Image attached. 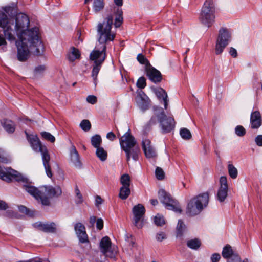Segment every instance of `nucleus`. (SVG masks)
I'll return each instance as SVG.
<instances>
[{"label":"nucleus","instance_id":"31","mask_svg":"<svg viewBox=\"0 0 262 262\" xmlns=\"http://www.w3.org/2000/svg\"><path fill=\"white\" fill-rule=\"evenodd\" d=\"M91 144L95 147L97 148L100 146L102 143V139L100 135H95L91 138Z\"/></svg>","mask_w":262,"mask_h":262},{"label":"nucleus","instance_id":"62","mask_svg":"<svg viewBox=\"0 0 262 262\" xmlns=\"http://www.w3.org/2000/svg\"><path fill=\"white\" fill-rule=\"evenodd\" d=\"M114 2L118 6H121L123 4V0H114Z\"/></svg>","mask_w":262,"mask_h":262},{"label":"nucleus","instance_id":"42","mask_svg":"<svg viewBox=\"0 0 262 262\" xmlns=\"http://www.w3.org/2000/svg\"><path fill=\"white\" fill-rule=\"evenodd\" d=\"M155 224L157 226H162L165 224V220L163 216L158 214L154 218Z\"/></svg>","mask_w":262,"mask_h":262},{"label":"nucleus","instance_id":"34","mask_svg":"<svg viewBox=\"0 0 262 262\" xmlns=\"http://www.w3.org/2000/svg\"><path fill=\"white\" fill-rule=\"evenodd\" d=\"M74 230L76 235L80 234L86 232L85 226L81 223H77L75 224Z\"/></svg>","mask_w":262,"mask_h":262},{"label":"nucleus","instance_id":"26","mask_svg":"<svg viewBox=\"0 0 262 262\" xmlns=\"http://www.w3.org/2000/svg\"><path fill=\"white\" fill-rule=\"evenodd\" d=\"M116 17L115 19L114 26L116 28L119 27L123 23V12L121 9L117 8L115 11Z\"/></svg>","mask_w":262,"mask_h":262},{"label":"nucleus","instance_id":"29","mask_svg":"<svg viewBox=\"0 0 262 262\" xmlns=\"http://www.w3.org/2000/svg\"><path fill=\"white\" fill-rule=\"evenodd\" d=\"M186 228V226L182 220H179L176 229L177 237H181L183 236Z\"/></svg>","mask_w":262,"mask_h":262},{"label":"nucleus","instance_id":"7","mask_svg":"<svg viewBox=\"0 0 262 262\" xmlns=\"http://www.w3.org/2000/svg\"><path fill=\"white\" fill-rule=\"evenodd\" d=\"M30 24L29 19L27 15L23 13H19L16 16L15 30L18 37L19 35H26L29 33V32H34L36 29V34L38 35V28L34 27L30 30H28Z\"/></svg>","mask_w":262,"mask_h":262},{"label":"nucleus","instance_id":"57","mask_svg":"<svg viewBox=\"0 0 262 262\" xmlns=\"http://www.w3.org/2000/svg\"><path fill=\"white\" fill-rule=\"evenodd\" d=\"M8 207L6 203L2 200H0V209L6 210Z\"/></svg>","mask_w":262,"mask_h":262},{"label":"nucleus","instance_id":"60","mask_svg":"<svg viewBox=\"0 0 262 262\" xmlns=\"http://www.w3.org/2000/svg\"><path fill=\"white\" fill-rule=\"evenodd\" d=\"M7 42L5 38L2 35L0 34V46L3 45H6Z\"/></svg>","mask_w":262,"mask_h":262},{"label":"nucleus","instance_id":"61","mask_svg":"<svg viewBox=\"0 0 262 262\" xmlns=\"http://www.w3.org/2000/svg\"><path fill=\"white\" fill-rule=\"evenodd\" d=\"M96 218L95 216H91L90 217V223L92 225H94L96 222Z\"/></svg>","mask_w":262,"mask_h":262},{"label":"nucleus","instance_id":"14","mask_svg":"<svg viewBox=\"0 0 262 262\" xmlns=\"http://www.w3.org/2000/svg\"><path fill=\"white\" fill-rule=\"evenodd\" d=\"M220 186L216 194V198L220 202L222 203L225 200L228 194V187L226 177L220 178Z\"/></svg>","mask_w":262,"mask_h":262},{"label":"nucleus","instance_id":"1","mask_svg":"<svg viewBox=\"0 0 262 262\" xmlns=\"http://www.w3.org/2000/svg\"><path fill=\"white\" fill-rule=\"evenodd\" d=\"M0 179L7 182L15 180L22 183L25 191L45 206L50 205V199L57 198L62 194L59 186H42L39 188L33 186L27 178L11 168L3 169L0 167Z\"/></svg>","mask_w":262,"mask_h":262},{"label":"nucleus","instance_id":"37","mask_svg":"<svg viewBox=\"0 0 262 262\" xmlns=\"http://www.w3.org/2000/svg\"><path fill=\"white\" fill-rule=\"evenodd\" d=\"M228 172L232 179H235L237 176V169L232 164H229L228 166Z\"/></svg>","mask_w":262,"mask_h":262},{"label":"nucleus","instance_id":"51","mask_svg":"<svg viewBox=\"0 0 262 262\" xmlns=\"http://www.w3.org/2000/svg\"><path fill=\"white\" fill-rule=\"evenodd\" d=\"M87 101L91 104H95L97 102V98L94 95H89L86 98Z\"/></svg>","mask_w":262,"mask_h":262},{"label":"nucleus","instance_id":"13","mask_svg":"<svg viewBox=\"0 0 262 262\" xmlns=\"http://www.w3.org/2000/svg\"><path fill=\"white\" fill-rule=\"evenodd\" d=\"M120 144L122 149L124 151L137 146L135 138L131 135L130 129L119 139Z\"/></svg>","mask_w":262,"mask_h":262},{"label":"nucleus","instance_id":"4","mask_svg":"<svg viewBox=\"0 0 262 262\" xmlns=\"http://www.w3.org/2000/svg\"><path fill=\"white\" fill-rule=\"evenodd\" d=\"M27 135L28 140L33 149L37 152H40L41 154L43 164L46 174L48 177L51 178L52 177V173L49 165L50 157L47 147L41 144L39 138L36 136H29L28 134Z\"/></svg>","mask_w":262,"mask_h":262},{"label":"nucleus","instance_id":"9","mask_svg":"<svg viewBox=\"0 0 262 262\" xmlns=\"http://www.w3.org/2000/svg\"><path fill=\"white\" fill-rule=\"evenodd\" d=\"M13 22H11L3 12L0 11V28L3 29V31L5 37L9 41H14L15 40V37L13 34V30L12 25Z\"/></svg>","mask_w":262,"mask_h":262},{"label":"nucleus","instance_id":"49","mask_svg":"<svg viewBox=\"0 0 262 262\" xmlns=\"http://www.w3.org/2000/svg\"><path fill=\"white\" fill-rule=\"evenodd\" d=\"M201 241L199 238H194L187 242V246H201Z\"/></svg>","mask_w":262,"mask_h":262},{"label":"nucleus","instance_id":"17","mask_svg":"<svg viewBox=\"0 0 262 262\" xmlns=\"http://www.w3.org/2000/svg\"><path fill=\"white\" fill-rule=\"evenodd\" d=\"M262 124L261 116L260 112L255 111L252 112L250 116V125L252 129H258Z\"/></svg>","mask_w":262,"mask_h":262},{"label":"nucleus","instance_id":"44","mask_svg":"<svg viewBox=\"0 0 262 262\" xmlns=\"http://www.w3.org/2000/svg\"><path fill=\"white\" fill-rule=\"evenodd\" d=\"M156 176L157 179L161 180L164 178V172L160 167H157L155 171Z\"/></svg>","mask_w":262,"mask_h":262},{"label":"nucleus","instance_id":"2","mask_svg":"<svg viewBox=\"0 0 262 262\" xmlns=\"http://www.w3.org/2000/svg\"><path fill=\"white\" fill-rule=\"evenodd\" d=\"M113 19L112 15H108L103 23H99L97 26L98 41L102 45V46L101 51L95 49L90 55V59L93 61L94 64L100 65L103 63L106 56L105 44L109 41H113L115 37V34L111 31Z\"/></svg>","mask_w":262,"mask_h":262},{"label":"nucleus","instance_id":"38","mask_svg":"<svg viewBox=\"0 0 262 262\" xmlns=\"http://www.w3.org/2000/svg\"><path fill=\"white\" fill-rule=\"evenodd\" d=\"M40 135L42 138L45 140L54 143L55 141V138L51 135L50 133L47 132H42Z\"/></svg>","mask_w":262,"mask_h":262},{"label":"nucleus","instance_id":"52","mask_svg":"<svg viewBox=\"0 0 262 262\" xmlns=\"http://www.w3.org/2000/svg\"><path fill=\"white\" fill-rule=\"evenodd\" d=\"M166 234L163 232H161L157 234L156 238L157 241H162L163 239L166 238Z\"/></svg>","mask_w":262,"mask_h":262},{"label":"nucleus","instance_id":"8","mask_svg":"<svg viewBox=\"0 0 262 262\" xmlns=\"http://www.w3.org/2000/svg\"><path fill=\"white\" fill-rule=\"evenodd\" d=\"M231 40V34L228 29L221 28L219 31L215 47L216 55L221 54Z\"/></svg>","mask_w":262,"mask_h":262},{"label":"nucleus","instance_id":"46","mask_svg":"<svg viewBox=\"0 0 262 262\" xmlns=\"http://www.w3.org/2000/svg\"><path fill=\"white\" fill-rule=\"evenodd\" d=\"M46 70V67L45 66H39L36 67L34 70V75L35 76H38L42 74Z\"/></svg>","mask_w":262,"mask_h":262},{"label":"nucleus","instance_id":"59","mask_svg":"<svg viewBox=\"0 0 262 262\" xmlns=\"http://www.w3.org/2000/svg\"><path fill=\"white\" fill-rule=\"evenodd\" d=\"M76 202L77 204H81L83 202V197L81 194L76 195Z\"/></svg>","mask_w":262,"mask_h":262},{"label":"nucleus","instance_id":"41","mask_svg":"<svg viewBox=\"0 0 262 262\" xmlns=\"http://www.w3.org/2000/svg\"><path fill=\"white\" fill-rule=\"evenodd\" d=\"M137 60L142 64H145L146 68L150 66V64L147 58L142 54H139L137 57Z\"/></svg>","mask_w":262,"mask_h":262},{"label":"nucleus","instance_id":"32","mask_svg":"<svg viewBox=\"0 0 262 262\" xmlns=\"http://www.w3.org/2000/svg\"><path fill=\"white\" fill-rule=\"evenodd\" d=\"M79 243L81 244H90L88 236L86 232L76 235Z\"/></svg>","mask_w":262,"mask_h":262},{"label":"nucleus","instance_id":"36","mask_svg":"<svg viewBox=\"0 0 262 262\" xmlns=\"http://www.w3.org/2000/svg\"><path fill=\"white\" fill-rule=\"evenodd\" d=\"M161 117V111L159 113H156L153 116L148 122V125L151 126L157 124L158 121L160 123V118Z\"/></svg>","mask_w":262,"mask_h":262},{"label":"nucleus","instance_id":"54","mask_svg":"<svg viewBox=\"0 0 262 262\" xmlns=\"http://www.w3.org/2000/svg\"><path fill=\"white\" fill-rule=\"evenodd\" d=\"M221 258L220 255L217 253L213 254L211 258L212 262H218Z\"/></svg>","mask_w":262,"mask_h":262},{"label":"nucleus","instance_id":"15","mask_svg":"<svg viewBox=\"0 0 262 262\" xmlns=\"http://www.w3.org/2000/svg\"><path fill=\"white\" fill-rule=\"evenodd\" d=\"M222 255L224 258L228 259V262H241L240 257L233 250L231 247H224Z\"/></svg>","mask_w":262,"mask_h":262},{"label":"nucleus","instance_id":"45","mask_svg":"<svg viewBox=\"0 0 262 262\" xmlns=\"http://www.w3.org/2000/svg\"><path fill=\"white\" fill-rule=\"evenodd\" d=\"M137 86L140 89H143L146 85V79L144 77H140L137 82Z\"/></svg>","mask_w":262,"mask_h":262},{"label":"nucleus","instance_id":"63","mask_svg":"<svg viewBox=\"0 0 262 262\" xmlns=\"http://www.w3.org/2000/svg\"><path fill=\"white\" fill-rule=\"evenodd\" d=\"M150 203L152 205L155 206L158 204V202L157 200L152 199L150 200Z\"/></svg>","mask_w":262,"mask_h":262},{"label":"nucleus","instance_id":"24","mask_svg":"<svg viewBox=\"0 0 262 262\" xmlns=\"http://www.w3.org/2000/svg\"><path fill=\"white\" fill-rule=\"evenodd\" d=\"M1 124L5 130L9 133H12L15 130V124L12 121L3 119L1 121Z\"/></svg>","mask_w":262,"mask_h":262},{"label":"nucleus","instance_id":"12","mask_svg":"<svg viewBox=\"0 0 262 262\" xmlns=\"http://www.w3.org/2000/svg\"><path fill=\"white\" fill-rule=\"evenodd\" d=\"M160 125L163 133H167L172 130L175 126L174 119L167 117L163 111H161V117L160 118Z\"/></svg>","mask_w":262,"mask_h":262},{"label":"nucleus","instance_id":"35","mask_svg":"<svg viewBox=\"0 0 262 262\" xmlns=\"http://www.w3.org/2000/svg\"><path fill=\"white\" fill-rule=\"evenodd\" d=\"M102 64H93V70L92 72V77L93 78L94 82L96 83L98 74L100 70Z\"/></svg>","mask_w":262,"mask_h":262},{"label":"nucleus","instance_id":"30","mask_svg":"<svg viewBox=\"0 0 262 262\" xmlns=\"http://www.w3.org/2000/svg\"><path fill=\"white\" fill-rule=\"evenodd\" d=\"M130 193L129 187L122 186L120 189L119 196L122 200L126 199Z\"/></svg>","mask_w":262,"mask_h":262},{"label":"nucleus","instance_id":"55","mask_svg":"<svg viewBox=\"0 0 262 262\" xmlns=\"http://www.w3.org/2000/svg\"><path fill=\"white\" fill-rule=\"evenodd\" d=\"M106 138L111 141H114L116 139V135L112 132H110L107 134Z\"/></svg>","mask_w":262,"mask_h":262},{"label":"nucleus","instance_id":"39","mask_svg":"<svg viewBox=\"0 0 262 262\" xmlns=\"http://www.w3.org/2000/svg\"><path fill=\"white\" fill-rule=\"evenodd\" d=\"M180 135L182 138L185 140H189L191 138L190 132L186 128H183L180 130Z\"/></svg>","mask_w":262,"mask_h":262},{"label":"nucleus","instance_id":"64","mask_svg":"<svg viewBox=\"0 0 262 262\" xmlns=\"http://www.w3.org/2000/svg\"><path fill=\"white\" fill-rule=\"evenodd\" d=\"M75 193H76V195L78 194L79 195V194H81L80 191L77 186H76L75 188Z\"/></svg>","mask_w":262,"mask_h":262},{"label":"nucleus","instance_id":"16","mask_svg":"<svg viewBox=\"0 0 262 262\" xmlns=\"http://www.w3.org/2000/svg\"><path fill=\"white\" fill-rule=\"evenodd\" d=\"M145 70L147 76L151 81L154 83H159L161 81L162 77L159 71L151 66L146 67Z\"/></svg>","mask_w":262,"mask_h":262},{"label":"nucleus","instance_id":"19","mask_svg":"<svg viewBox=\"0 0 262 262\" xmlns=\"http://www.w3.org/2000/svg\"><path fill=\"white\" fill-rule=\"evenodd\" d=\"M35 226L39 230L47 233H54L56 231V225L54 223L50 224L36 223L35 224Z\"/></svg>","mask_w":262,"mask_h":262},{"label":"nucleus","instance_id":"11","mask_svg":"<svg viewBox=\"0 0 262 262\" xmlns=\"http://www.w3.org/2000/svg\"><path fill=\"white\" fill-rule=\"evenodd\" d=\"M134 217V225L138 229L143 227V217L145 212V209L141 204L135 206L132 209Z\"/></svg>","mask_w":262,"mask_h":262},{"label":"nucleus","instance_id":"23","mask_svg":"<svg viewBox=\"0 0 262 262\" xmlns=\"http://www.w3.org/2000/svg\"><path fill=\"white\" fill-rule=\"evenodd\" d=\"M155 93L159 99H162L164 103V107L167 108L168 105V96L166 91L161 88H158L155 90Z\"/></svg>","mask_w":262,"mask_h":262},{"label":"nucleus","instance_id":"20","mask_svg":"<svg viewBox=\"0 0 262 262\" xmlns=\"http://www.w3.org/2000/svg\"><path fill=\"white\" fill-rule=\"evenodd\" d=\"M70 161L74 166L75 167L81 166L79 155L73 145H72L70 150Z\"/></svg>","mask_w":262,"mask_h":262},{"label":"nucleus","instance_id":"18","mask_svg":"<svg viewBox=\"0 0 262 262\" xmlns=\"http://www.w3.org/2000/svg\"><path fill=\"white\" fill-rule=\"evenodd\" d=\"M150 144V141L148 139H145L142 141V148L146 157L148 158H154L156 156V151Z\"/></svg>","mask_w":262,"mask_h":262},{"label":"nucleus","instance_id":"40","mask_svg":"<svg viewBox=\"0 0 262 262\" xmlns=\"http://www.w3.org/2000/svg\"><path fill=\"white\" fill-rule=\"evenodd\" d=\"M80 126L85 132H88L90 130L91 125L90 122L88 120H83L80 124Z\"/></svg>","mask_w":262,"mask_h":262},{"label":"nucleus","instance_id":"33","mask_svg":"<svg viewBox=\"0 0 262 262\" xmlns=\"http://www.w3.org/2000/svg\"><path fill=\"white\" fill-rule=\"evenodd\" d=\"M130 181V178L128 174H124L120 178V183L122 186L129 187Z\"/></svg>","mask_w":262,"mask_h":262},{"label":"nucleus","instance_id":"10","mask_svg":"<svg viewBox=\"0 0 262 262\" xmlns=\"http://www.w3.org/2000/svg\"><path fill=\"white\" fill-rule=\"evenodd\" d=\"M158 195L159 200L163 204H165L167 209L179 213L182 212L180 205L175 202L171 198L170 195L164 189H160L159 191Z\"/></svg>","mask_w":262,"mask_h":262},{"label":"nucleus","instance_id":"5","mask_svg":"<svg viewBox=\"0 0 262 262\" xmlns=\"http://www.w3.org/2000/svg\"><path fill=\"white\" fill-rule=\"evenodd\" d=\"M209 194L205 192L191 199L187 204L186 213L193 216L200 213L209 202Z\"/></svg>","mask_w":262,"mask_h":262},{"label":"nucleus","instance_id":"22","mask_svg":"<svg viewBox=\"0 0 262 262\" xmlns=\"http://www.w3.org/2000/svg\"><path fill=\"white\" fill-rule=\"evenodd\" d=\"M101 252L106 256L114 258L117 254V247H100Z\"/></svg>","mask_w":262,"mask_h":262},{"label":"nucleus","instance_id":"25","mask_svg":"<svg viewBox=\"0 0 262 262\" xmlns=\"http://www.w3.org/2000/svg\"><path fill=\"white\" fill-rule=\"evenodd\" d=\"M80 58V53L78 49L72 47L71 49V51L68 54V58L69 61L73 62L76 59H79Z\"/></svg>","mask_w":262,"mask_h":262},{"label":"nucleus","instance_id":"28","mask_svg":"<svg viewBox=\"0 0 262 262\" xmlns=\"http://www.w3.org/2000/svg\"><path fill=\"white\" fill-rule=\"evenodd\" d=\"M96 148V154L97 157L101 161H104L106 160L107 157V152L102 147H99Z\"/></svg>","mask_w":262,"mask_h":262},{"label":"nucleus","instance_id":"27","mask_svg":"<svg viewBox=\"0 0 262 262\" xmlns=\"http://www.w3.org/2000/svg\"><path fill=\"white\" fill-rule=\"evenodd\" d=\"M105 6L104 0H94L93 3V9L96 13H98L102 11Z\"/></svg>","mask_w":262,"mask_h":262},{"label":"nucleus","instance_id":"43","mask_svg":"<svg viewBox=\"0 0 262 262\" xmlns=\"http://www.w3.org/2000/svg\"><path fill=\"white\" fill-rule=\"evenodd\" d=\"M235 132L238 136L243 137L246 134V130L243 126L238 125L235 128Z\"/></svg>","mask_w":262,"mask_h":262},{"label":"nucleus","instance_id":"56","mask_svg":"<svg viewBox=\"0 0 262 262\" xmlns=\"http://www.w3.org/2000/svg\"><path fill=\"white\" fill-rule=\"evenodd\" d=\"M230 54L233 57H236L237 56V52L235 49L233 47H231L229 50Z\"/></svg>","mask_w":262,"mask_h":262},{"label":"nucleus","instance_id":"48","mask_svg":"<svg viewBox=\"0 0 262 262\" xmlns=\"http://www.w3.org/2000/svg\"><path fill=\"white\" fill-rule=\"evenodd\" d=\"M19 210L20 212L24 213L27 215L29 216H33L34 213L32 211H30L25 206L21 205L19 206Z\"/></svg>","mask_w":262,"mask_h":262},{"label":"nucleus","instance_id":"58","mask_svg":"<svg viewBox=\"0 0 262 262\" xmlns=\"http://www.w3.org/2000/svg\"><path fill=\"white\" fill-rule=\"evenodd\" d=\"M102 202H103V200L100 196L97 195L96 197V199H95L96 206H98L99 205H100L102 203Z\"/></svg>","mask_w":262,"mask_h":262},{"label":"nucleus","instance_id":"53","mask_svg":"<svg viewBox=\"0 0 262 262\" xmlns=\"http://www.w3.org/2000/svg\"><path fill=\"white\" fill-rule=\"evenodd\" d=\"M255 141L257 145L262 146V135H258L255 139Z\"/></svg>","mask_w":262,"mask_h":262},{"label":"nucleus","instance_id":"6","mask_svg":"<svg viewBox=\"0 0 262 262\" xmlns=\"http://www.w3.org/2000/svg\"><path fill=\"white\" fill-rule=\"evenodd\" d=\"M215 12V7L213 1L206 0L200 13V22L208 28L210 27L214 22Z\"/></svg>","mask_w":262,"mask_h":262},{"label":"nucleus","instance_id":"3","mask_svg":"<svg viewBox=\"0 0 262 262\" xmlns=\"http://www.w3.org/2000/svg\"><path fill=\"white\" fill-rule=\"evenodd\" d=\"M36 30L35 29L34 32H29L26 35H19V40L16 41L17 56L19 61H26L30 53L37 56L42 54L44 51L43 45L39 35H37Z\"/></svg>","mask_w":262,"mask_h":262},{"label":"nucleus","instance_id":"47","mask_svg":"<svg viewBox=\"0 0 262 262\" xmlns=\"http://www.w3.org/2000/svg\"><path fill=\"white\" fill-rule=\"evenodd\" d=\"M111 244L112 242L110 237L105 236L100 241L99 246H111Z\"/></svg>","mask_w":262,"mask_h":262},{"label":"nucleus","instance_id":"21","mask_svg":"<svg viewBox=\"0 0 262 262\" xmlns=\"http://www.w3.org/2000/svg\"><path fill=\"white\" fill-rule=\"evenodd\" d=\"M126 156V160L128 162L132 158L134 161H137L139 159V156L140 150L138 146H134L130 149L124 151Z\"/></svg>","mask_w":262,"mask_h":262},{"label":"nucleus","instance_id":"50","mask_svg":"<svg viewBox=\"0 0 262 262\" xmlns=\"http://www.w3.org/2000/svg\"><path fill=\"white\" fill-rule=\"evenodd\" d=\"M97 228L101 230L103 227V221L101 218H99L96 221Z\"/></svg>","mask_w":262,"mask_h":262}]
</instances>
